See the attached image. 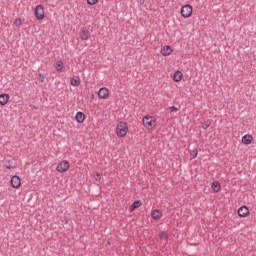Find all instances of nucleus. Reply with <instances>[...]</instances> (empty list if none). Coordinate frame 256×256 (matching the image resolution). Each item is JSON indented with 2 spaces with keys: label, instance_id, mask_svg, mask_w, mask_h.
Instances as JSON below:
<instances>
[{
  "label": "nucleus",
  "instance_id": "f257e3e1",
  "mask_svg": "<svg viewBox=\"0 0 256 256\" xmlns=\"http://www.w3.org/2000/svg\"><path fill=\"white\" fill-rule=\"evenodd\" d=\"M142 121L145 129H148V131H151L157 127V118H155V116L147 115Z\"/></svg>",
  "mask_w": 256,
  "mask_h": 256
},
{
  "label": "nucleus",
  "instance_id": "f03ea898",
  "mask_svg": "<svg viewBox=\"0 0 256 256\" xmlns=\"http://www.w3.org/2000/svg\"><path fill=\"white\" fill-rule=\"evenodd\" d=\"M127 133H129V126L127 122H119L116 126L117 137H127Z\"/></svg>",
  "mask_w": 256,
  "mask_h": 256
},
{
  "label": "nucleus",
  "instance_id": "7ed1b4c3",
  "mask_svg": "<svg viewBox=\"0 0 256 256\" xmlns=\"http://www.w3.org/2000/svg\"><path fill=\"white\" fill-rule=\"evenodd\" d=\"M180 13L184 19H189L193 15V6L189 4L182 6Z\"/></svg>",
  "mask_w": 256,
  "mask_h": 256
},
{
  "label": "nucleus",
  "instance_id": "20e7f679",
  "mask_svg": "<svg viewBox=\"0 0 256 256\" xmlns=\"http://www.w3.org/2000/svg\"><path fill=\"white\" fill-rule=\"evenodd\" d=\"M70 167H71V164L69 163V161L63 160L58 163L56 167V171H58V173H67Z\"/></svg>",
  "mask_w": 256,
  "mask_h": 256
},
{
  "label": "nucleus",
  "instance_id": "39448f33",
  "mask_svg": "<svg viewBox=\"0 0 256 256\" xmlns=\"http://www.w3.org/2000/svg\"><path fill=\"white\" fill-rule=\"evenodd\" d=\"M35 17H36V19H38V21L45 19V8L43 7V5L36 6Z\"/></svg>",
  "mask_w": 256,
  "mask_h": 256
},
{
  "label": "nucleus",
  "instance_id": "423d86ee",
  "mask_svg": "<svg viewBox=\"0 0 256 256\" xmlns=\"http://www.w3.org/2000/svg\"><path fill=\"white\" fill-rule=\"evenodd\" d=\"M10 183L13 189H19V187H21V178H19V176H13Z\"/></svg>",
  "mask_w": 256,
  "mask_h": 256
},
{
  "label": "nucleus",
  "instance_id": "0eeeda50",
  "mask_svg": "<svg viewBox=\"0 0 256 256\" xmlns=\"http://www.w3.org/2000/svg\"><path fill=\"white\" fill-rule=\"evenodd\" d=\"M98 96L100 97V99H109V89L105 87L100 88L98 91Z\"/></svg>",
  "mask_w": 256,
  "mask_h": 256
},
{
  "label": "nucleus",
  "instance_id": "6e6552de",
  "mask_svg": "<svg viewBox=\"0 0 256 256\" xmlns=\"http://www.w3.org/2000/svg\"><path fill=\"white\" fill-rule=\"evenodd\" d=\"M151 217L152 219H155V221H159V219L163 217V212L159 209H154L151 211Z\"/></svg>",
  "mask_w": 256,
  "mask_h": 256
},
{
  "label": "nucleus",
  "instance_id": "1a4fd4ad",
  "mask_svg": "<svg viewBox=\"0 0 256 256\" xmlns=\"http://www.w3.org/2000/svg\"><path fill=\"white\" fill-rule=\"evenodd\" d=\"M239 217H249V208L247 206H242L238 209Z\"/></svg>",
  "mask_w": 256,
  "mask_h": 256
},
{
  "label": "nucleus",
  "instance_id": "9d476101",
  "mask_svg": "<svg viewBox=\"0 0 256 256\" xmlns=\"http://www.w3.org/2000/svg\"><path fill=\"white\" fill-rule=\"evenodd\" d=\"M10 96L9 94H0V105L3 107L9 103Z\"/></svg>",
  "mask_w": 256,
  "mask_h": 256
},
{
  "label": "nucleus",
  "instance_id": "9b49d317",
  "mask_svg": "<svg viewBox=\"0 0 256 256\" xmlns=\"http://www.w3.org/2000/svg\"><path fill=\"white\" fill-rule=\"evenodd\" d=\"M171 53H173V49L170 46H163L161 49V54L164 57H167L169 55H171Z\"/></svg>",
  "mask_w": 256,
  "mask_h": 256
},
{
  "label": "nucleus",
  "instance_id": "f8f14e48",
  "mask_svg": "<svg viewBox=\"0 0 256 256\" xmlns=\"http://www.w3.org/2000/svg\"><path fill=\"white\" fill-rule=\"evenodd\" d=\"M243 145H251L253 143V137L249 134H246L242 137Z\"/></svg>",
  "mask_w": 256,
  "mask_h": 256
},
{
  "label": "nucleus",
  "instance_id": "ddd939ff",
  "mask_svg": "<svg viewBox=\"0 0 256 256\" xmlns=\"http://www.w3.org/2000/svg\"><path fill=\"white\" fill-rule=\"evenodd\" d=\"M181 79H183V72L176 71L173 75V81H175V83H180Z\"/></svg>",
  "mask_w": 256,
  "mask_h": 256
},
{
  "label": "nucleus",
  "instance_id": "4468645a",
  "mask_svg": "<svg viewBox=\"0 0 256 256\" xmlns=\"http://www.w3.org/2000/svg\"><path fill=\"white\" fill-rule=\"evenodd\" d=\"M75 120L77 123H84L85 122V114L83 112H77L75 116Z\"/></svg>",
  "mask_w": 256,
  "mask_h": 256
},
{
  "label": "nucleus",
  "instance_id": "2eb2a0df",
  "mask_svg": "<svg viewBox=\"0 0 256 256\" xmlns=\"http://www.w3.org/2000/svg\"><path fill=\"white\" fill-rule=\"evenodd\" d=\"M70 83L73 87H79L81 85V79L77 76L71 78Z\"/></svg>",
  "mask_w": 256,
  "mask_h": 256
},
{
  "label": "nucleus",
  "instance_id": "dca6fc26",
  "mask_svg": "<svg viewBox=\"0 0 256 256\" xmlns=\"http://www.w3.org/2000/svg\"><path fill=\"white\" fill-rule=\"evenodd\" d=\"M90 33H89V31H87V30H82L81 32H80V38L82 39V41H87V40H89V37H90Z\"/></svg>",
  "mask_w": 256,
  "mask_h": 256
},
{
  "label": "nucleus",
  "instance_id": "f3484780",
  "mask_svg": "<svg viewBox=\"0 0 256 256\" xmlns=\"http://www.w3.org/2000/svg\"><path fill=\"white\" fill-rule=\"evenodd\" d=\"M211 187L214 193H219V191H221V184L218 181L213 182Z\"/></svg>",
  "mask_w": 256,
  "mask_h": 256
},
{
  "label": "nucleus",
  "instance_id": "a211bd4d",
  "mask_svg": "<svg viewBox=\"0 0 256 256\" xmlns=\"http://www.w3.org/2000/svg\"><path fill=\"white\" fill-rule=\"evenodd\" d=\"M141 207V201H135L129 208L130 213H133L135 209H139Z\"/></svg>",
  "mask_w": 256,
  "mask_h": 256
},
{
  "label": "nucleus",
  "instance_id": "6ab92c4d",
  "mask_svg": "<svg viewBox=\"0 0 256 256\" xmlns=\"http://www.w3.org/2000/svg\"><path fill=\"white\" fill-rule=\"evenodd\" d=\"M159 238L162 239V241H167V239L169 238V235L166 232H161L159 234Z\"/></svg>",
  "mask_w": 256,
  "mask_h": 256
},
{
  "label": "nucleus",
  "instance_id": "aec40b11",
  "mask_svg": "<svg viewBox=\"0 0 256 256\" xmlns=\"http://www.w3.org/2000/svg\"><path fill=\"white\" fill-rule=\"evenodd\" d=\"M14 25H15L16 27H21V25H23V21L21 20V18H16V19L14 20Z\"/></svg>",
  "mask_w": 256,
  "mask_h": 256
},
{
  "label": "nucleus",
  "instance_id": "412c9836",
  "mask_svg": "<svg viewBox=\"0 0 256 256\" xmlns=\"http://www.w3.org/2000/svg\"><path fill=\"white\" fill-rule=\"evenodd\" d=\"M99 0H87L88 5H97Z\"/></svg>",
  "mask_w": 256,
  "mask_h": 256
},
{
  "label": "nucleus",
  "instance_id": "4be33fe9",
  "mask_svg": "<svg viewBox=\"0 0 256 256\" xmlns=\"http://www.w3.org/2000/svg\"><path fill=\"white\" fill-rule=\"evenodd\" d=\"M203 129H209V127H211V122L207 121L203 124Z\"/></svg>",
  "mask_w": 256,
  "mask_h": 256
},
{
  "label": "nucleus",
  "instance_id": "5701e85b",
  "mask_svg": "<svg viewBox=\"0 0 256 256\" xmlns=\"http://www.w3.org/2000/svg\"><path fill=\"white\" fill-rule=\"evenodd\" d=\"M170 111H171L172 113H177V112L179 111V109H178L177 107H175V106H171V107H170Z\"/></svg>",
  "mask_w": 256,
  "mask_h": 256
},
{
  "label": "nucleus",
  "instance_id": "b1692460",
  "mask_svg": "<svg viewBox=\"0 0 256 256\" xmlns=\"http://www.w3.org/2000/svg\"><path fill=\"white\" fill-rule=\"evenodd\" d=\"M39 81H41V83L45 81V76H43V74L39 75Z\"/></svg>",
  "mask_w": 256,
  "mask_h": 256
},
{
  "label": "nucleus",
  "instance_id": "393cba45",
  "mask_svg": "<svg viewBox=\"0 0 256 256\" xmlns=\"http://www.w3.org/2000/svg\"><path fill=\"white\" fill-rule=\"evenodd\" d=\"M96 181H101V174L97 173L95 177Z\"/></svg>",
  "mask_w": 256,
  "mask_h": 256
},
{
  "label": "nucleus",
  "instance_id": "a878e982",
  "mask_svg": "<svg viewBox=\"0 0 256 256\" xmlns=\"http://www.w3.org/2000/svg\"><path fill=\"white\" fill-rule=\"evenodd\" d=\"M56 69H57V71H63V65H58V66L56 67Z\"/></svg>",
  "mask_w": 256,
  "mask_h": 256
},
{
  "label": "nucleus",
  "instance_id": "bb28decb",
  "mask_svg": "<svg viewBox=\"0 0 256 256\" xmlns=\"http://www.w3.org/2000/svg\"><path fill=\"white\" fill-rule=\"evenodd\" d=\"M141 3H145V0H141Z\"/></svg>",
  "mask_w": 256,
  "mask_h": 256
},
{
  "label": "nucleus",
  "instance_id": "cd10ccee",
  "mask_svg": "<svg viewBox=\"0 0 256 256\" xmlns=\"http://www.w3.org/2000/svg\"><path fill=\"white\" fill-rule=\"evenodd\" d=\"M195 157H197V152H196V154H195Z\"/></svg>",
  "mask_w": 256,
  "mask_h": 256
},
{
  "label": "nucleus",
  "instance_id": "c85d7f7f",
  "mask_svg": "<svg viewBox=\"0 0 256 256\" xmlns=\"http://www.w3.org/2000/svg\"><path fill=\"white\" fill-rule=\"evenodd\" d=\"M44 1H49V0H44Z\"/></svg>",
  "mask_w": 256,
  "mask_h": 256
}]
</instances>
